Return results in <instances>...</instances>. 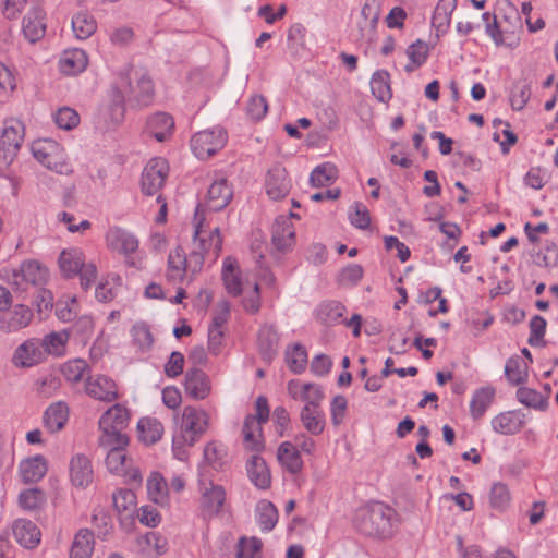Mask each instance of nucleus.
Returning <instances> with one entry per match:
<instances>
[{
	"mask_svg": "<svg viewBox=\"0 0 558 558\" xmlns=\"http://www.w3.org/2000/svg\"><path fill=\"white\" fill-rule=\"evenodd\" d=\"M400 515L390 506L376 501L360 509L354 519L356 530L369 537L388 539L400 527Z\"/></svg>",
	"mask_w": 558,
	"mask_h": 558,
	"instance_id": "nucleus-1",
	"label": "nucleus"
},
{
	"mask_svg": "<svg viewBox=\"0 0 558 558\" xmlns=\"http://www.w3.org/2000/svg\"><path fill=\"white\" fill-rule=\"evenodd\" d=\"M118 75L121 85L129 88L128 101L131 108L143 109L154 104L155 84L146 70L128 64L118 72Z\"/></svg>",
	"mask_w": 558,
	"mask_h": 558,
	"instance_id": "nucleus-2",
	"label": "nucleus"
},
{
	"mask_svg": "<svg viewBox=\"0 0 558 558\" xmlns=\"http://www.w3.org/2000/svg\"><path fill=\"white\" fill-rule=\"evenodd\" d=\"M256 414L246 415L243 423V437L245 447L252 451H260L264 449L262 439V424L269 418V405L265 396H258L255 401Z\"/></svg>",
	"mask_w": 558,
	"mask_h": 558,
	"instance_id": "nucleus-3",
	"label": "nucleus"
},
{
	"mask_svg": "<svg viewBox=\"0 0 558 558\" xmlns=\"http://www.w3.org/2000/svg\"><path fill=\"white\" fill-rule=\"evenodd\" d=\"M15 291H26L28 286L36 289L46 283L48 269L36 260L23 262L19 268L5 271L4 277Z\"/></svg>",
	"mask_w": 558,
	"mask_h": 558,
	"instance_id": "nucleus-4",
	"label": "nucleus"
},
{
	"mask_svg": "<svg viewBox=\"0 0 558 558\" xmlns=\"http://www.w3.org/2000/svg\"><path fill=\"white\" fill-rule=\"evenodd\" d=\"M199 510L204 520H211L217 517L226 502V489L213 481H198Z\"/></svg>",
	"mask_w": 558,
	"mask_h": 558,
	"instance_id": "nucleus-5",
	"label": "nucleus"
},
{
	"mask_svg": "<svg viewBox=\"0 0 558 558\" xmlns=\"http://www.w3.org/2000/svg\"><path fill=\"white\" fill-rule=\"evenodd\" d=\"M227 143V133L221 128L197 132L191 138V148L198 159H207L222 149Z\"/></svg>",
	"mask_w": 558,
	"mask_h": 558,
	"instance_id": "nucleus-6",
	"label": "nucleus"
},
{
	"mask_svg": "<svg viewBox=\"0 0 558 558\" xmlns=\"http://www.w3.org/2000/svg\"><path fill=\"white\" fill-rule=\"evenodd\" d=\"M108 246L125 256V263L130 267L142 268V260H136L131 255L138 248L137 238L120 227H113L106 234Z\"/></svg>",
	"mask_w": 558,
	"mask_h": 558,
	"instance_id": "nucleus-7",
	"label": "nucleus"
},
{
	"mask_svg": "<svg viewBox=\"0 0 558 558\" xmlns=\"http://www.w3.org/2000/svg\"><path fill=\"white\" fill-rule=\"evenodd\" d=\"M130 420L129 412L120 404H114L99 418V428L102 432L100 440H117L119 436H126L123 429Z\"/></svg>",
	"mask_w": 558,
	"mask_h": 558,
	"instance_id": "nucleus-8",
	"label": "nucleus"
},
{
	"mask_svg": "<svg viewBox=\"0 0 558 558\" xmlns=\"http://www.w3.org/2000/svg\"><path fill=\"white\" fill-rule=\"evenodd\" d=\"M24 138V126L20 121L5 122L0 136V155L3 166L14 160Z\"/></svg>",
	"mask_w": 558,
	"mask_h": 558,
	"instance_id": "nucleus-9",
	"label": "nucleus"
},
{
	"mask_svg": "<svg viewBox=\"0 0 558 558\" xmlns=\"http://www.w3.org/2000/svg\"><path fill=\"white\" fill-rule=\"evenodd\" d=\"M168 174L167 161L162 158H154L144 168L142 173V192L153 196L163 186Z\"/></svg>",
	"mask_w": 558,
	"mask_h": 558,
	"instance_id": "nucleus-10",
	"label": "nucleus"
},
{
	"mask_svg": "<svg viewBox=\"0 0 558 558\" xmlns=\"http://www.w3.org/2000/svg\"><path fill=\"white\" fill-rule=\"evenodd\" d=\"M207 425L208 417L204 410L191 405L184 408L181 429L184 432L190 447L194 446L199 436L206 432Z\"/></svg>",
	"mask_w": 558,
	"mask_h": 558,
	"instance_id": "nucleus-11",
	"label": "nucleus"
},
{
	"mask_svg": "<svg viewBox=\"0 0 558 558\" xmlns=\"http://www.w3.org/2000/svg\"><path fill=\"white\" fill-rule=\"evenodd\" d=\"M125 116V96L119 85H111L109 101L101 110V117L108 130L120 125Z\"/></svg>",
	"mask_w": 558,
	"mask_h": 558,
	"instance_id": "nucleus-12",
	"label": "nucleus"
},
{
	"mask_svg": "<svg viewBox=\"0 0 558 558\" xmlns=\"http://www.w3.org/2000/svg\"><path fill=\"white\" fill-rule=\"evenodd\" d=\"M34 313L25 304H16L11 310L3 312L0 316V331L14 333L28 327L33 320Z\"/></svg>",
	"mask_w": 558,
	"mask_h": 558,
	"instance_id": "nucleus-13",
	"label": "nucleus"
},
{
	"mask_svg": "<svg viewBox=\"0 0 558 558\" xmlns=\"http://www.w3.org/2000/svg\"><path fill=\"white\" fill-rule=\"evenodd\" d=\"M45 359V350L41 348L39 339L31 338L21 343L14 351L12 364L16 367H33Z\"/></svg>",
	"mask_w": 558,
	"mask_h": 558,
	"instance_id": "nucleus-14",
	"label": "nucleus"
},
{
	"mask_svg": "<svg viewBox=\"0 0 558 558\" xmlns=\"http://www.w3.org/2000/svg\"><path fill=\"white\" fill-rule=\"evenodd\" d=\"M292 187L286 168L280 165L271 167L265 178V191L269 198L279 201L284 198Z\"/></svg>",
	"mask_w": 558,
	"mask_h": 558,
	"instance_id": "nucleus-15",
	"label": "nucleus"
},
{
	"mask_svg": "<svg viewBox=\"0 0 558 558\" xmlns=\"http://www.w3.org/2000/svg\"><path fill=\"white\" fill-rule=\"evenodd\" d=\"M271 242L279 253L286 254L292 250L295 244V229L290 218L280 216L275 220Z\"/></svg>",
	"mask_w": 558,
	"mask_h": 558,
	"instance_id": "nucleus-16",
	"label": "nucleus"
},
{
	"mask_svg": "<svg viewBox=\"0 0 558 558\" xmlns=\"http://www.w3.org/2000/svg\"><path fill=\"white\" fill-rule=\"evenodd\" d=\"M85 391L89 397L104 402H112L119 397L114 380L105 375L89 376Z\"/></svg>",
	"mask_w": 558,
	"mask_h": 558,
	"instance_id": "nucleus-17",
	"label": "nucleus"
},
{
	"mask_svg": "<svg viewBox=\"0 0 558 558\" xmlns=\"http://www.w3.org/2000/svg\"><path fill=\"white\" fill-rule=\"evenodd\" d=\"M100 445L109 448L106 457V465L111 473L124 474L126 454L124 452L129 445L128 436H119L117 440H99Z\"/></svg>",
	"mask_w": 558,
	"mask_h": 558,
	"instance_id": "nucleus-18",
	"label": "nucleus"
},
{
	"mask_svg": "<svg viewBox=\"0 0 558 558\" xmlns=\"http://www.w3.org/2000/svg\"><path fill=\"white\" fill-rule=\"evenodd\" d=\"M174 120L171 114L157 111L147 117L144 133L158 142L167 141L173 133Z\"/></svg>",
	"mask_w": 558,
	"mask_h": 558,
	"instance_id": "nucleus-19",
	"label": "nucleus"
},
{
	"mask_svg": "<svg viewBox=\"0 0 558 558\" xmlns=\"http://www.w3.org/2000/svg\"><path fill=\"white\" fill-rule=\"evenodd\" d=\"M70 481L77 488H86L94 478L90 459L84 453L74 454L69 464Z\"/></svg>",
	"mask_w": 558,
	"mask_h": 558,
	"instance_id": "nucleus-20",
	"label": "nucleus"
},
{
	"mask_svg": "<svg viewBox=\"0 0 558 558\" xmlns=\"http://www.w3.org/2000/svg\"><path fill=\"white\" fill-rule=\"evenodd\" d=\"M184 389L185 393L192 399L203 400L211 390L209 377L203 369L191 367L184 376Z\"/></svg>",
	"mask_w": 558,
	"mask_h": 558,
	"instance_id": "nucleus-21",
	"label": "nucleus"
},
{
	"mask_svg": "<svg viewBox=\"0 0 558 558\" xmlns=\"http://www.w3.org/2000/svg\"><path fill=\"white\" fill-rule=\"evenodd\" d=\"M492 428L500 435H515L525 424V414L521 410L506 411L492 420Z\"/></svg>",
	"mask_w": 558,
	"mask_h": 558,
	"instance_id": "nucleus-22",
	"label": "nucleus"
},
{
	"mask_svg": "<svg viewBox=\"0 0 558 558\" xmlns=\"http://www.w3.org/2000/svg\"><path fill=\"white\" fill-rule=\"evenodd\" d=\"M233 197V190L226 178L215 180L208 187L206 206L213 211L226 208Z\"/></svg>",
	"mask_w": 558,
	"mask_h": 558,
	"instance_id": "nucleus-23",
	"label": "nucleus"
},
{
	"mask_svg": "<svg viewBox=\"0 0 558 558\" xmlns=\"http://www.w3.org/2000/svg\"><path fill=\"white\" fill-rule=\"evenodd\" d=\"M46 13L43 8L35 5L29 9L23 19L22 31L25 38L34 44L41 39L46 34Z\"/></svg>",
	"mask_w": 558,
	"mask_h": 558,
	"instance_id": "nucleus-24",
	"label": "nucleus"
},
{
	"mask_svg": "<svg viewBox=\"0 0 558 558\" xmlns=\"http://www.w3.org/2000/svg\"><path fill=\"white\" fill-rule=\"evenodd\" d=\"M279 333L272 325H264L257 333L258 352L264 362L270 364L278 354Z\"/></svg>",
	"mask_w": 558,
	"mask_h": 558,
	"instance_id": "nucleus-25",
	"label": "nucleus"
},
{
	"mask_svg": "<svg viewBox=\"0 0 558 558\" xmlns=\"http://www.w3.org/2000/svg\"><path fill=\"white\" fill-rule=\"evenodd\" d=\"M246 472L250 481L260 490H267L271 486L270 470L264 458L254 454L246 463Z\"/></svg>",
	"mask_w": 558,
	"mask_h": 558,
	"instance_id": "nucleus-26",
	"label": "nucleus"
},
{
	"mask_svg": "<svg viewBox=\"0 0 558 558\" xmlns=\"http://www.w3.org/2000/svg\"><path fill=\"white\" fill-rule=\"evenodd\" d=\"M87 64V53L78 48L64 50L59 60V69L65 75H77L85 71Z\"/></svg>",
	"mask_w": 558,
	"mask_h": 558,
	"instance_id": "nucleus-27",
	"label": "nucleus"
},
{
	"mask_svg": "<svg viewBox=\"0 0 558 558\" xmlns=\"http://www.w3.org/2000/svg\"><path fill=\"white\" fill-rule=\"evenodd\" d=\"M12 530L16 542L25 548H34L40 543V530L31 520H16Z\"/></svg>",
	"mask_w": 558,
	"mask_h": 558,
	"instance_id": "nucleus-28",
	"label": "nucleus"
},
{
	"mask_svg": "<svg viewBox=\"0 0 558 558\" xmlns=\"http://www.w3.org/2000/svg\"><path fill=\"white\" fill-rule=\"evenodd\" d=\"M19 469L24 483H36L46 475L48 463L43 454H36L23 460Z\"/></svg>",
	"mask_w": 558,
	"mask_h": 558,
	"instance_id": "nucleus-29",
	"label": "nucleus"
},
{
	"mask_svg": "<svg viewBox=\"0 0 558 558\" xmlns=\"http://www.w3.org/2000/svg\"><path fill=\"white\" fill-rule=\"evenodd\" d=\"M187 271V257L182 246L178 245L168 256L167 280L172 283L181 282Z\"/></svg>",
	"mask_w": 558,
	"mask_h": 558,
	"instance_id": "nucleus-30",
	"label": "nucleus"
},
{
	"mask_svg": "<svg viewBox=\"0 0 558 558\" xmlns=\"http://www.w3.org/2000/svg\"><path fill=\"white\" fill-rule=\"evenodd\" d=\"M277 459L281 466L290 474H298L303 469L300 451L290 441H284L278 447Z\"/></svg>",
	"mask_w": 558,
	"mask_h": 558,
	"instance_id": "nucleus-31",
	"label": "nucleus"
},
{
	"mask_svg": "<svg viewBox=\"0 0 558 558\" xmlns=\"http://www.w3.org/2000/svg\"><path fill=\"white\" fill-rule=\"evenodd\" d=\"M457 8V0H439L433 16L432 25L436 29L437 35H444L448 32L452 12Z\"/></svg>",
	"mask_w": 558,
	"mask_h": 558,
	"instance_id": "nucleus-32",
	"label": "nucleus"
},
{
	"mask_svg": "<svg viewBox=\"0 0 558 558\" xmlns=\"http://www.w3.org/2000/svg\"><path fill=\"white\" fill-rule=\"evenodd\" d=\"M69 418V408L64 402H54L50 404L44 413L45 427L50 433L61 430Z\"/></svg>",
	"mask_w": 558,
	"mask_h": 558,
	"instance_id": "nucleus-33",
	"label": "nucleus"
},
{
	"mask_svg": "<svg viewBox=\"0 0 558 558\" xmlns=\"http://www.w3.org/2000/svg\"><path fill=\"white\" fill-rule=\"evenodd\" d=\"M62 275L70 279L80 272L85 265L84 254L77 248L63 250L58 259Z\"/></svg>",
	"mask_w": 558,
	"mask_h": 558,
	"instance_id": "nucleus-34",
	"label": "nucleus"
},
{
	"mask_svg": "<svg viewBox=\"0 0 558 558\" xmlns=\"http://www.w3.org/2000/svg\"><path fill=\"white\" fill-rule=\"evenodd\" d=\"M300 418L304 428L313 436L320 435L325 429V414L320 407L304 405Z\"/></svg>",
	"mask_w": 558,
	"mask_h": 558,
	"instance_id": "nucleus-35",
	"label": "nucleus"
},
{
	"mask_svg": "<svg viewBox=\"0 0 558 558\" xmlns=\"http://www.w3.org/2000/svg\"><path fill=\"white\" fill-rule=\"evenodd\" d=\"M201 225H197L194 231L195 248L190 253L187 258V270L195 275L203 268L205 256L210 254V248L205 247V238L201 236Z\"/></svg>",
	"mask_w": 558,
	"mask_h": 558,
	"instance_id": "nucleus-36",
	"label": "nucleus"
},
{
	"mask_svg": "<svg viewBox=\"0 0 558 558\" xmlns=\"http://www.w3.org/2000/svg\"><path fill=\"white\" fill-rule=\"evenodd\" d=\"M94 533L89 529H81L75 534L70 558H90L94 551Z\"/></svg>",
	"mask_w": 558,
	"mask_h": 558,
	"instance_id": "nucleus-37",
	"label": "nucleus"
},
{
	"mask_svg": "<svg viewBox=\"0 0 558 558\" xmlns=\"http://www.w3.org/2000/svg\"><path fill=\"white\" fill-rule=\"evenodd\" d=\"M256 522L260 530L268 533L274 530L278 522L279 513L276 506L266 499L256 504Z\"/></svg>",
	"mask_w": 558,
	"mask_h": 558,
	"instance_id": "nucleus-38",
	"label": "nucleus"
},
{
	"mask_svg": "<svg viewBox=\"0 0 558 558\" xmlns=\"http://www.w3.org/2000/svg\"><path fill=\"white\" fill-rule=\"evenodd\" d=\"M529 365L519 355L509 357L505 365V376L512 386H520L527 381Z\"/></svg>",
	"mask_w": 558,
	"mask_h": 558,
	"instance_id": "nucleus-39",
	"label": "nucleus"
},
{
	"mask_svg": "<svg viewBox=\"0 0 558 558\" xmlns=\"http://www.w3.org/2000/svg\"><path fill=\"white\" fill-rule=\"evenodd\" d=\"M140 439L146 445L156 444L163 434V425L157 418L143 417L137 423Z\"/></svg>",
	"mask_w": 558,
	"mask_h": 558,
	"instance_id": "nucleus-40",
	"label": "nucleus"
},
{
	"mask_svg": "<svg viewBox=\"0 0 558 558\" xmlns=\"http://www.w3.org/2000/svg\"><path fill=\"white\" fill-rule=\"evenodd\" d=\"M345 307L338 301H326L315 310L316 319L324 325H333L343 316Z\"/></svg>",
	"mask_w": 558,
	"mask_h": 558,
	"instance_id": "nucleus-41",
	"label": "nucleus"
},
{
	"mask_svg": "<svg viewBox=\"0 0 558 558\" xmlns=\"http://www.w3.org/2000/svg\"><path fill=\"white\" fill-rule=\"evenodd\" d=\"M338 179V169L331 162L316 166L310 174V183L314 187H324L332 184Z\"/></svg>",
	"mask_w": 558,
	"mask_h": 558,
	"instance_id": "nucleus-42",
	"label": "nucleus"
},
{
	"mask_svg": "<svg viewBox=\"0 0 558 558\" xmlns=\"http://www.w3.org/2000/svg\"><path fill=\"white\" fill-rule=\"evenodd\" d=\"M494 396L495 389L492 387H483L475 390L470 402V413L474 420L484 415L493 402Z\"/></svg>",
	"mask_w": 558,
	"mask_h": 558,
	"instance_id": "nucleus-43",
	"label": "nucleus"
},
{
	"mask_svg": "<svg viewBox=\"0 0 558 558\" xmlns=\"http://www.w3.org/2000/svg\"><path fill=\"white\" fill-rule=\"evenodd\" d=\"M372 94L383 102L391 99L390 74L386 70H377L371 78Z\"/></svg>",
	"mask_w": 558,
	"mask_h": 558,
	"instance_id": "nucleus-44",
	"label": "nucleus"
},
{
	"mask_svg": "<svg viewBox=\"0 0 558 558\" xmlns=\"http://www.w3.org/2000/svg\"><path fill=\"white\" fill-rule=\"evenodd\" d=\"M531 95V82L526 78L515 81L512 84L509 94L511 108L515 111H521L526 106Z\"/></svg>",
	"mask_w": 558,
	"mask_h": 558,
	"instance_id": "nucleus-45",
	"label": "nucleus"
},
{
	"mask_svg": "<svg viewBox=\"0 0 558 558\" xmlns=\"http://www.w3.org/2000/svg\"><path fill=\"white\" fill-rule=\"evenodd\" d=\"M515 397L521 404L527 408L545 411L548 407V397H544L539 391L533 388L519 387Z\"/></svg>",
	"mask_w": 558,
	"mask_h": 558,
	"instance_id": "nucleus-46",
	"label": "nucleus"
},
{
	"mask_svg": "<svg viewBox=\"0 0 558 558\" xmlns=\"http://www.w3.org/2000/svg\"><path fill=\"white\" fill-rule=\"evenodd\" d=\"M72 29L78 39H87L97 29V23L93 15L78 12L72 17Z\"/></svg>",
	"mask_w": 558,
	"mask_h": 558,
	"instance_id": "nucleus-47",
	"label": "nucleus"
},
{
	"mask_svg": "<svg viewBox=\"0 0 558 558\" xmlns=\"http://www.w3.org/2000/svg\"><path fill=\"white\" fill-rule=\"evenodd\" d=\"M222 280L227 292L232 296H239L242 293V282L238 274H235V266L230 257L223 260Z\"/></svg>",
	"mask_w": 558,
	"mask_h": 558,
	"instance_id": "nucleus-48",
	"label": "nucleus"
},
{
	"mask_svg": "<svg viewBox=\"0 0 558 558\" xmlns=\"http://www.w3.org/2000/svg\"><path fill=\"white\" fill-rule=\"evenodd\" d=\"M286 362L292 373H303L307 365V352L305 348L300 343L287 348Z\"/></svg>",
	"mask_w": 558,
	"mask_h": 558,
	"instance_id": "nucleus-49",
	"label": "nucleus"
},
{
	"mask_svg": "<svg viewBox=\"0 0 558 558\" xmlns=\"http://www.w3.org/2000/svg\"><path fill=\"white\" fill-rule=\"evenodd\" d=\"M510 492L508 486L501 482L494 483L490 488V507L498 511H504L510 504Z\"/></svg>",
	"mask_w": 558,
	"mask_h": 558,
	"instance_id": "nucleus-50",
	"label": "nucleus"
},
{
	"mask_svg": "<svg viewBox=\"0 0 558 558\" xmlns=\"http://www.w3.org/2000/svg\"><path fill=\"white\" fill-rule=\"evenodd\" d=\"M46 502V495L39 488H28L20 493L19 504L25 510H36Z\"/></svg>",
	"mask_w": 558,
	"mask_h": 558,
	"instance_id": "nucleus-51",
	"label": "nucleus"
},
{
	"mask_svg": "<svg viewBox=\"0 0 558 558\" xmlns=\"http://www.w3.org/2000/svg\"><path fill=\"white\" fill-rule=\"evenodd\" d=\"M530 337L527 342L531 347H541L545 344L544 337L546 333L547 322L541 315H534L529 324Z\"/></svg>",
	"mask_w": 558,
	"mask_h": 558,
	"instance_id": "nucleus-52",
	"label": "nucleus"
},
{
	"mask_svg": "<svg viewBox=\"0 0 558 558\" xmlns=\"http://www.w3.org/2000/svg\"><path fill=\"white\" fill-rule=\"evenodd\" d=\"M132 337L135 345H137L142 352L149 351L154 343V338L150 332V329L144 323L135 324L133 326Z\"/></svg>",
	"mask_w": 558,
	"mask_h": 558,
	"instance_id": "nucleus-53",
	"label": "nucleus"
},
{
	"mask_svg": "<svg viewBox=\"0 0 558 558\" xmlns=\"http://www.w3.org/2000/svg\"><path fill=\"white\" fill-rule=\"evenodd\" d=\"M112 502L116 511L122 513L136 505V495L129 488H120L112 495Z\"/></svg>",
	"mask_w": 558,
	"mask_h": 558,
	"instance_id": "nucleus-54",
	"label": "nucleus"
},
{
	"mask_svg": "<svg viewBox=\"0 0 558 558\" xmlns=\"http://www.w3.org/2000/svg\"><path fill=\"white\" fill-rule=\"evenodd\" d=\"M226 450L223 446L216 442H208L204 449L205 461L216 471L225 464Z\"/></svg>",
	"mask_w": 558,
	"mask_h": 558,
	"instance_id": "nucleus-55",
	"label": "nucleus"
},
{
	"mask_svg": "<svg viewBox=\"0 0 558 558\" xmlns=\"http://www.w3.org/2000/svg\"><path fill=\"white\" fill-rule=\"evenodd\" d=\"M88 369V364L81 359L72 360L65 363L62 367V374L68 381H80L85 372Z\"/></svg>",
	"mask_w": 558,
	"mask_h": 558,
	"instance_id": "nucleus-56",
	"label": "nucleus"
},
{
	"mask_svg": "<svg viewBox=\"0 0 558 558\" xmlns=\"http://www.w3.org/2000/svg\"><path fill=\"white\" fill-rule=\"evenodd\" d=\"M34 157L43 163L46 168L51 169L56 172L61 173L64 163L57 160L52 153L48 151V147H40L38 144L33 147Z\"/></svg>",
	"mask_w": 558,
	"mask_h": 558,
	"instance_id": "nucleus-57",
	"label": "nucleus"
},
{
	"mask_svg": "<svg viewBox=\"0 0 558 558\" xmlns=\"http://www.w3.org/2000/svg\"><path fill=\"white\" fill-rule=\"evenodd\" d=\"M56 124L63 130H72L80 123L78 113L69 107L60 108L53 116Z\"/></svg>",
	"mask_w": 558,
	"mask_h": 558,
	"instance_id": "nucleus-58",
	"label": "nucleus"
},
{
	"mask_svg": "<svg viewBox=\"0 0 558 558\" xmlns=\"http://www.w3.org/2000/svg\"><path fill=\"white\" fill-rule=\"evenodd\" d=\"M364 269L359 264H350L342 268L338 275V282L341 286H356L363 278Z\"/></svg>",
	"mask_w": 558,
	"mask_h": 558,
	"instance_id": "nucleus-59",
	"label": "nucleus"
},
{
	"mask_svg": "<svg viewBox=\"0 0 558 558\" xmlns=\"http://www.w3.org/2000/svg\"><path fill=\"white\" fill-rule=\"evenodd\" d=\"M353 211L349 213L350 222L357 229L366 230L371 225V215L367 207L355 202L352 206Z\"/></svg>",
	"mask_w": 558,
	"mask_h": 558,
	"instance_id": "nucleus-60",
	"label": "nucleus"
},
{
	"mask_svg": "<svg viewBox=\"0 0 558 558\" xmlns=\"http://www.w3.org/2000/svg\"><path fill=\"white\" fill-rule=\"evenodd\" d=\"M267 111L268 104L264 96L254 95L248 99L246 113L251 117V119L259 121L266 116Z\"/></svg>",
	"mask_w": 558,
	"mask_h": 558,
	"instance_id": "nucleus-61",
	"label": "nucleus"
},
{
	"mask_svg": "<svg viewBox=\"0 0 558 558\" xmlns=\"http://www.w3.org/2000/svg\"><path fill=\"white\" fill-rule=\"evenodd\" d=\"M34 305L39 316L50 312L53 307V294L50 290L39 287L34 295Z\"/></svg>",
	"mask_w": 558,
	"mask_h": 558,
	"instance_id": "nucleus-62",
	"label": "nucleus"
},
{
	"mask_svg": "<svg viewBox=\"0 0 558 558\" xmlns=\"http://www.w3.org/2000/svg\"><path fill=\"white\" fill-rule=\"evenodd\" d=\"M185 364L184 355L179 351L171 352L168 361L165 364L163 372L167 377L175 378L183 373Z\"/></svg>",
	"mask_w": 558,
	"mask_h": 558,
	"instance_id": "nucleus-63",
	"label": "nucleus"
},
{
	"mask_svg": "<svg viewBox=\"0 0 558 558\" xmlns=\"http://www.w3.org/2000/svg\"><path fill=\"white\" fill-rule=\"evenodd\" d=\"M380 12L381 0H365L361 14L366 21H368L369 27L375 29L380 17Z\"/></svg>",
	"mask_w": 558,
	"mask_h": 558,
	"instance_id": "nucleus-64",
	"label": "nucleus"
}]
</instances>
